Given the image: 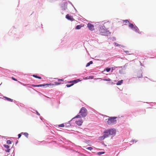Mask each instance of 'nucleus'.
<instances>
[{"label": "nucleus", "instance_id": "ddd939ff", "mask_svg": "<svg viewBox=\"0 0 156 156\" xmlns=\"http://www.w3.org/2000/svg\"><path fill=\"white\" fill-rule=\"evenodd\" d=\"M123 83V80H121L120 81H118L117 83H116V85H121Z\"/></svg>", "mask_w": 156, "mask_h": 156}, {"label": "nucleus", "instance_id": "b1692460", "mask_svg": "<svg viewBox=\"0 0 156 156\" xmlns=\"http://www.w3.org/2000/svg\"><path fill=\"white\" fill-rule=\"evenodd\" d=\"M55 84H54V86L55 85H60L61 84L60 83H58L57 82H55Z\"/></svg>", "mask_w": 156, "mask_h": 156}, {"label": "nucleus", "instance_id": "e433bc0d", "mask_svg": "<svg viewBox=\"0 0 156 156\" xmlns=\"http://www.w3.org/2000/svg\"><path fill=\"white\" fill-rule=\"evenodd\" d=\"M97 79H96V78H95V79H94V80H96Z\"/></svg>", "mask_w": 156, "mask_h": 156}, {"label": "nucleus", "instance_id": "20e7f679", "mask_svg": "<svg viewBox=\"0 0 156 156\" xmlns=\"http://www.w3.org/2000/svg\"><path fill=\"white\" fill-rule=\"evenodd\" d=\"M54 84L53 83H47L46 84L38 85H37V87L43 86L45 87H52L54 86Z\"/></svg>", "mask_w": 156, "mask_h": 156}, {"label": "nucleus", "instance_id": "39448f33", "mask_svg": "<svg viewBox=\"0 0 156 156\" xmlns=\"http://www.w3.org/2000/svg\"><path fill=\"white\" fill-rule=\"evenodd\" d=\"M87 27L91 31H92L94 29V25L91 23H88L87 24Z\"/></svg>", "mask_w": 156, "mask_h": 156}, {"label": "nucleus", "instance_id": "4468645a", "mask_svg": "<svg viewBox=\"0 0 156 156\" xmlns=\"http://www.w3.org/2000/svg\"><path fill=\"white\" fill-rule=\"evenodd\" d=\"M135 26L132 23H129V27L131 28V29H133V28Z\"/></svg>", "mask_w": 156, "mask_h": 156}, {"label": "nucleus", "instance_id": "4be33fe9", "mask_svg": "<svg viewBox=\"0 0 156 156\" xmlns=\"http://www.w3.org/2000/svg\"><path fill=\"white\" fill-rule=\"evenodd\" d=\"M104 153H105L104 152H98V155H101L104 154Z\"/></svg>", "mask_w": 156, "mask_h": 156}, {"label": "nucleus", "instance_id": "423d86ee", "mask_svg": "<svg viewBox=\"0 0 156 156\" xmlns=\"http://www.w3.org/2000/svg\"><path fill=\"white\" fill-rule=\"evenodd\" d=\"M75 122L77 125H78L79 126H80L82 124L83 121L82 119H80L76 120Z\"/></svg>", "mask_w": 156, "mask_h": 156}, {"label": "nucleus", "instance_id": "a878e982", "mask_svg": "<svg viewBox=\"0 0 156 156\" xmlns=\"http://www.w3.org/2000/svg\"><path fill=\"white\" fill-rule=\"evenodd\" d=\"M124 52L126 54H127L128 55H131V54L129 53V51H124Z\"/></svg>", "mask_w": 156, "mask_h": 156}, {"label": "nucleus", "instance_id": "7ed1b4c3", "mask_svg": "<svg viewBox=\"0 0 156 156\" xmlns=\"http://www.w3.org/2000/svg\"><path fill=\"white\" fill-rule=\"evenodd\" d=\"M80 113L82 117H85L87 115V110L85 108L82 107L80 110Z\"/></svg>", "mask_w": 156, "mask_h": 156}, {"label": "nucleus", "instance_id": "f3484780", "mask_svg": "<svg viewBox=\"0 0 156 156\" xmlns=\"http://www.w3.org/2000/svg\"><path fill=\"white\" fill-rule=\"evenodd\" d=\"M93 63V62L92 61H90L88 63L87 65H86V67H87V66H89L90 64H91Z\"/></svg>", "mask_w": 156, "mask_h": 156}, {"label": "nucleus", "instance_id": "2eb2a0df", "mask_svg": "<svg viewBox=\"0 0 156 156\" xmlns=\"http://www.w3.org/2000/svg\"><path fill=\"white\" fill-rule=\"evenodd\" d=\"M4 98H5L7 101L11 102H12L13 100L10 98H8L6 97H4Z\"/></svg>", "mask_w": 156, "mask_h": 156}, {"label": "nucleus", "instance_id": "4c0bfd02", "mask_svg": "<svg viewBox=\"0 0 156 156\" xmlns=\"http://www.w3.org/2000/svg\"><path fill=\"white\" fill-rule=\"evenodd\" d=\"M102 139H104V138H103Z\"/></svg>", "mask_w": 156, "mask_h": 156}, {"label": "nucleus", "instance_id": "a211bd4d", "mask_svg": "<svg viewBox=\"0 0 156 156\" xmlns=\"http://www.w3.org/2000/svg\"><path fill=\"white\" fill-rule=\"evenodd\" d=\"M33 76L35 78H37L39 79H41V77L38 76L36 75H33Z\"/></svg>", "mask_w": 156, "mask_h": 156}, {"label": "nucleus", "instance_id": "1a4fd4ad", "mask_svg": "<svg viewBox=\"0 0 156 156\" xmlns=\"http://www.w3.org/2000/svg\"><path fill=\"white\" fill-rule=\"evenodd\" d=\"M4 147L6 149L5 150L6 152H9L10 151V149H9V147L8 145H4Z\"/></svg>", "mask_w": 156, "mask_h": 156}, {"label": "nucleus", "instance_id": "6ab92c4d", "mask_svg": "<svg viewBox=\"0 0 156 156\" xmlns=\"http://www.w3.org/2000/svg\"><path fill=\"white\" fill-rule=\"evenodd\" d=\"M58 126L59 127H64L65 126V125L64 124H60L58 125Z\"/></svg>", "mask_w": 156, "mask_h": 156}, {"label": "nucleus", "instance_id": "aec40b11", "mask_svg": "<svg viewBox=\"0 0 156 156\" xmlns=\"http://www.w3.org/2000/svg\"><path fill=\"white\" fill-rule=\"evenodd\" d=\"M73 83H72L71 84H66V86L68 87H70L73 86Z\"/></svg>", "mask_w": 156, "mask_h": 156}, {"label": "nucleus", "instance_id": "dca6fc26", "mask_svg": "<svg viewBox=\"0 0 156 156\" xmlns=\"http://www.w3.org/2000/svg\"><path fill=\"white\" fill-rule=\"evenodd\" d=\"M82 27V26H81V25H77L76 27V29L77 30L80 29Z\"/></svg>", "mask_w": 156, "mask_h": 156}, {"label": "nucleus", "instance_id": "c85d7f7f", "mask_svg": "<svg viewBox=\"0 0 156 156\" xmlns=\"http://www.w3.org/2000/svg\"><path fill=\"white\" fill-rule=\"evenodd\" d=\"M93 76H90L88 78V79H93Z\"/></svg>", "mask_w": 156, "mask_h": 156}, {"label": "nucleus", "instance_id": "412c9836", "mask_svg": "<svg viewBox=\"0 0 156 156\" xmlns=\"http://www.w3.org/2000/svg\"><path fill=\"white\" fill-rule=\"evenodd\" d=\"M102 29H101V30H100V33L102 35H104V32L103 31H102Z\"/></svg>", "mask_w": 156, "mask_h": 156}, {"label": "nucleus", "instance_id": "6e6552de", "mask_svg": "<svg viewBox=\"0 0 156 156\" xmlns=\"http://www.w3.org/2000/svg\"><path fill=\"white\" fill-rule=\"evenodd\" d=\"M80 81V80L79 79H78L74 80H73L69 81L68 82V83H73V84H74V83H76Z\"/></svg>", "mask_w": 156, "mask_h": 156}, {"label": "nucleus", "instance_id": "9b49d317", "mask_svg": "<svg viewBox=\"0 0 156 156\" xmlns=\"http://www.w3.org/2000/svg\"><path fill=\"white\" fill-rule=\"evenodd\" d=\"M133 30L135 31L136 32H138V31L139 30L138 28L136 26H135L132 29Z\"/></svg>", "mask_w": 156, "mask_h": 156}, {"label": "nucleus", "instance_id": "bb28decb", "mask_svg": "<svg viewBox=\"0 0 156 156\" xmlns=\"http://www.w3.org/2000/svg\"><path fill=\"white\" fill-rule=\"evenodd\" d=\"M87 149L89 150L90 151H91L93 149V148L91 147H89L87 148Z\"/></svg>", "mask_w": 156, "mask_h": 156}, {"label": "nucleus", "instance_id": "cd10ccee", "mask_svg": "<svg viewBox=\"0 0 156 156\" xmlns=\"http://www.w3.org/2000/svg\"><path fill=\"white\" fill-rule=\"evenodd\" d=\"M7 143L8 144H11V141L10 140H8L7 142Z\"/></svg>", "mask_w": 156, "mask_h": 156}, {"label": "nucleus", "instance_id": "473e14b6", "mask_svg": "<svg viewBox=\"0 0 156 156\" xmlns=\"http://www.w3.org/2000/svg\"><path fill=\"white\" fill-rule=\"evenodd\" d=\"M63 80H64L63 79H58V81H63Z\"/></svg>", "mask_w": 156, "mask_h": 156}, {"label": "nucleus", "instance_id": "393cba45", "mask_svg": "<svg viewBox=\"0 0 156 156\" xmlns=\"http://www.w3.org/2000/svg\"><path fill=\"white\" fill-rule=\"evenodd\" d=\"M123 22L124 23H129V21L128 20H123Z\"/></svg>", "mask_w": 156, "mask_h": 156}, {"label": "nucleus", "instance_id": "f8f14e48", "mask_svg": "<svg viewBox=\"0 0 156 156\" xmlns=\"http://www.w3.org/2000/svg\"><path fill=\"white\" fill-rule=\"evenodd\" d=\"M98 79H101V80H103L104 81H111V80L110 78L102 79L101 78H98Z\"/></svg>", "mask_w": 156, "mask_h": 156}, {"label": "nucleus", "instance_id": "c756f323", "mask_svg": "<svg viewBox=\"0 0 156 156\" xmlns=\"http://www.w3.org/2000/svg\"><path fill=\"white\" fill-rule=\"evenodd\" d=\"M76 118H80V115H77L75 117L73 118V119H75Z\"/></svg>", "mask_w": 156, "mask_h": 156}, {"label": "nucleus", "instance_id": "2f4dec72", "mask_svg": "<svg viewBox=\"0 0 156 156\" xmlns=\"http://www.w3.org/2000/svg\"><path fill=\"white\" fill-rule=\"evenodd\" d=\"M12 79L14 80H15V81H17V79H16L15 78H14L13 77H12Z\"/></svg>", "mask_w": 156, "mask_h": 156}, {"label": "nucleus", "instance_id": "72a5a7b5", "mask_svg": "<svg viewBox=\"0 0 156 156\" xmlns=\"http://www.w3.org/2000/svg\"><path fill=\"white\" fill-rule=\"evenodd\" d=\"M33 87H37V85H35L33 84H31V85Z\"/></svg>", "mask_w": 156, "mask_h": 156}, {"label": "nucleus", "instance_id": "5701e85b", "mask_svg": "<svg viewBox=\"0 0 156 156\" xmlns=\"http://www.w3.org/2000/svg\"><path fill=\"white\" fill-rule=\"evenodd\" d=\"M105 70L107 72H108L109 71H110V70H111V69L110 68H106L105 69Z\"/></svg>", "mask_w": 156, "mask_h": 156}, {"label": "nucleus", "instance_id": "c9c22d12", "mask_svg": "<svg viewBox=\"0 0 156 156\" xmlns=\"http://www.w3.org/2000/svg\"><path fill=\"white\" fill-rule=\"evenodd\" d=\"M23 85L25 86H26L27 85H28V84H23Z\"/></svg>", "mask_w": 156, "mask_h": 156}, {"label": "nucleus", "instance_id": "7c9ffc66", "mask_svg": "<svg viewBox=\"0 0 156 156\" xmlns=\"http://www.w3.org/2000/svg\"><path fill=\"white\" fill-rule=\"evenodd\" d=\"M115 45H116V46H120V45L119 44L116 43H115Z\"/></svg>", "mask_w": 156, "mask_h": 156}, {"label": "nucleus", "instance_id": "f704fd0d", "mask_svg": "<svg viewBox=\"0 0 156 156\" xmlns=\"http://www.w3.org/2000/svg\"><path fill=\"white\" fill-rule=\"evenodd\" d=\"M109 83L110 84H113V82L112 81H111V82H109Z\"/></svg>", "mask_w": 156, "mask_h": 156}, {"label": "nucleus", "instance_id": "f257e3e1", "mask_svg": "<svg viewBox=\"0 0 156 156\" xmlns=\"http://www.w3.org/2000/svg\"><path fill=\"white\" fill-rule=\"evenodd\" d=\"M117 118L116 117H110L108 119L107 121V123L109 125H112L115 124L116 122V119Z\"/></svg>", "mask_w": 156, "mask_h": 156}, {"label": "nucleus", "instance_id": "0eeeda50", "mask_svg": "<svg viewBox=\"0 0 156 156\" xmlns=\"http://www.w3.org/2000/svg\"><path fill=\"white\" fill-rule=\"evenodd\" d=\"M66 17L68 20L70 21H72L74 20V19L72 17V16L69 15V14H67L66 16Z\"/></svg>", "mask_w": 156, "mask_h": 156}, {"label": "nucleus", "instance_id": "9d476101", "mask_svg": "<svg viewBox=\"0 0 156 156\" xmlns=\"http://www.w3.org/2000/svg\"><path fill=\"white\" fill-rule=\"evenodd\" d=\"M22 135H24L25 136H28V134L26 133H21L19 134L18 136L20 137Z\"/></svg>", "mask_w": 156, "mask_h": 156}, {"label": "nucleus", "instance_id": "f03ea898", "mask_svg": "<svg viewBox=\"0 0 156 156\" xmlns=\"http://www.w3.org/2000/svg\"><path fill=\"white\" fill-rule=\"evenodd\" d=\"M105 134H107V135H114L115 134V129H107L104 132Z\"/></svg>", "mask_w": 156, "mask_h": 156}]
</instances>
